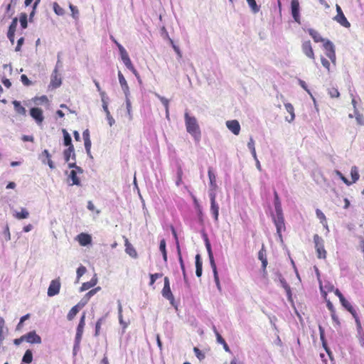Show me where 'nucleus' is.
Returning a JSON list of instances; mask_svg holds the SVG:
<instances>
[{
  "instance_id": "nucleus-17",
  "label": "nucleus",
  "mask_w": 364,
  "mask_h": 364,
  "mask_svg": "<svg viewBox=\"0 0 364 364\" xmlns=\"http://www.w3.org/2000/svg\"><path fill=\"white\" fill-rule=\"evenodd\" d=\"M97 275L95 274L94 277L90 279V281L84 282L82 284V287H80V291H84L88 290L89 289L95 287L97 284Z\"/></svg>"
},
{
  "instance_id": "nucleus-26",
  "label": "nucleus",
  "mask_w": 364,
  "mask_h": 364,
  "mask_svg": "<svg viewBox=\"0 0 364 364\" xmlns=\"http://www.w3.org/2000/svg\"><path fill=\"white\" fill-rule=\"evenodd\" d=\"M126 249L125 251L127 254H128L130 257L133 258H136L137 257L136 251L135 250L134 247L129 243L128 240H126Z\"/></svg>"
},
{
  "instance_id": "nucleus-18",
  "label": "nucleus",
  "mask_w": 364,
  "mask_h": 364,
  "mask_svg": "<svg viewBox=\"0 0 364 364\" xmlns=\"http://www.w3.org/2000/svg\"><path fill=\"white\" fill-rule=\"evenodd\" d=\"M208 178H209V181H210V183H209L210 188H209L217 189L218 185L216 183V176L214 173V172L213 171L211 168H208Z\"/></svg>"
},
{
  "instance_id": "nucleus-25",
  "label": "nucleus",
  "mask_w": 364,
  "mask_h": 364,
  "mask_svg": "<svg viewBox=\"0 0 364 364\" xmlns=\"http://www.w3.org/2000/svg\"><path fill=\"white\" fill-rule=\"evenodd\" d=\"M284 107L286 110L290 114L291 118L289 119L288 118H286V120L289 122H291L294 121L295 118V114H294V108L293 105L289 102L284 103Z\"/></svg>"
},
{
  "instance_id": "nucleus-15",
  "label": "nucleus",
  "mask_w": 364,
  "mask_h": 364,
  "mask_svg": "<svg viewBox=\"0 0 364 364\" xmlns=\"http://www.w3.org/2000/svg\"><path fill=\"white\" fill-rule=\"evenodd\" d=\"M204 242H205V248H206L208 254L210 266L213 267L214 265H216V264L215 263V260H214V257H213V252H212V248H211V245H210V241L206 235H205Z\"/></svg>"
},
{
  "instance_id": "nucleus-2",
  "label": "nucleus",
  "mask_w": 364,
  "mask_h": 364,
  "mask_svg": "<svg viewBox=\"0 0 364 364\" xmlns=\"http://www.w3.org/2000/svg\"><path fill=\"white\" fill-rule=\"evenodd\" d=\"M272 220L276 226L277 233L282 240V232L285 230L284 218L282 210L272 214Z\"/></svg>"
},
{
  "instance_id": "nucleus-57",
  "label": "nucleus",
  "mask_w": 364,
  "mask_h": 364,
  "mask_svg": "<svg viewBox=\"0 0 364 364\" xmlns=\"http://www.w3.org/2000/svg\"><path fill=\"white\" fill-rule=\"evenodd\" d=\"M316 215L317 218L321 220V223H323V222H326V216L321 210L316 209Z\"/></svg>"
},
{
  "instance_id": "nucleus-48",
  "label": "nucleus",
  "mask_w": 364,
  "mask_h": 364,
  "mask_svg": "<svg viewBox=\"0 0 364 364\" xmlns=\"http://www.w3.org/2000/svg\"><path fill=\"white\" fill-rule=\"evenodd\" d=\"M328 93L331 96V97H338L340 96V93L337 88L331 87L328 90Z\"/></svg>"
},
{
  "instance_id": "nucleus-38",
  "label": "nucleus",
  "mask_w": 364,
  "mask_h": 364,
  "mask_svg": "<svg viewBox=\"0 0 364 364\" xmlns=\"http://www.w3.org/2000/svg\"><path fill=\"white\" fill-rule=\"evenodd\" d=\"M250 8L254 14L259 12V6L257 4L255 0H246Z\"/></svg>"
},
{
  "instance_id": "nucleus-9",
  "label": "nucleus",
  "mask_w": 364,
  "mask_h": 364,
  "mask_svg": "<svg viewBox=\"0 0 364 364\" xmlns=\"http://www.w3.org/2000/svg\"><path fill=\"white\" fill-rule=\"evenodd\" d=\"M31 116L35 119L38 124H41L43 119V111L41 109L38 107L31 108L30 110Z\"/></svg>"
},
{
  "instance_id": "nucleus-29",
  "label": "nucleus",
  "mask_w": 364,
  "mask_h": 364,
  "mask_svg": "<svg viewBox=\"0 0 364 364\" xmlns=\"http://www.w3.org/2000/svg\"><path fill=\"white\" fill-rule=\"evenodd\" d=\"M274 205L275 212H279V211L282 210V204H281L280 199H279L278 193L276 191H274Z\"/></svg>"
},
{
  "instance_id": "nucleus-34",
  "label": "nucleus",
  "mask_w": 364,
  "mask_h": 364,
  "mask_svg": "<svg viewBox=\"0 0 364 364\" xmlns=\"http://www.w3.org/2000/svg\"><path fill=\"white\" fill-rule=\"evenodd\" d=\"M314 242L315 244V248H321L324 247V241L322 239L321 237L318 236V235H314Z\"/></svg>"
},
{
  "instance_id": "nucleus-6",
  "label": "nucleus",
  "mask_w": 364,
  "mask_h": 364,
  "mask_svg": "<svg viewBox=\"0 0 364 364\" xmlns=\"http://www.w3.org/2000/svg\"><path fill=\"white\" fill-rule=\"evenodd\" d=\"M161 294L164 298L170 301L171 304H173L174 297L171 291L169 279L166 277L164 278V284Z\"/></svg>"
},
{
  "instance_id": "nucleus-47",
  "label": "nucleus",
  "mask_w": 364,
  "mask_h": 364,
  "mask_svg": "<svg viewBox=\"0 0 364 364\" xmlns=\"http://www.w3.org/2000/svg\"><path fill=\"white\" fill-rule=\"evenodd\" d=\"M17 25H18V18L16 17H15L13 18L11 23L9 26L8 31H9L11 33H13V32L15 33Z\"/></svg>"
},
{
  "instance_id": "nucleus-8",
  "label": "nucleus",
  "mask_w": 364,
  "mask_h": 364,
  "mask_svg": "<svg viewBox=\"0 0 364 364\" xmlns=\"http://www.w3.org/2000/svg\"><path fill=\"white\" fill-rule=\"evenodd\" d=\"M25 341L33 344H39L41 343V338L36 333L35 331L28 332L24 335Z\"/></svg>"
},
{
  "instance_id": "nucleus-33",
  "label": "nucleus",
  "mask_w": 364,
  "mask_h": 364,
  "mask_svg": "<svg viewBox=\"0 0 364 364\" xmlns=\"http://www.w3.org/2000/svg\"><path fill=\"white\" fill-rule=\"evenodd\" d=\"M125 96V102H126V107L127 111V114L129 116V120L132 119V104L129 99L130 95H124Z\"/></svg>"
},
{
  "instance_id": "nucleus-36",
  "label": "nucleus",
  "mask_w": 364,
  "mask_h": 364,
  "mask_svg": "<svg viewBox=\"0 0 364 364\" xmlns=\"http://www.w3.org/2000/svg\"><path fill=\"white\" fill-rule=\"evenodd\" d=\"M33 360V353L31 350H27L22 358V363H31Z\"/></svg>"
},
{
  "instance_id": "nucleus-51",
  "label": "nucleus",
  "mask_w": 364,
  "mask_h": 364,
  "mask_svg": "<svg viewBox=\"0 0 364 364\" xmlns=\"http://www.w3.org/2000/svg\"><path fill=\"white\" fill-rule=\"evenodd\" d=\"M193 351L199 360H202L205 358V354L197 347H194Z\"/></svg>"
},
{
  "instance_id": "nucleus-24",
  "label": "nucleus",
  "mask_w": 364,
  "mask_h": 364,
  "mask_svg": "<svg viewBox=\"0 0 364 364\" xmlns=\"http://www.w3.org/2000/svg\"><path fill=\"white\" fill-rule=\"evenodd\" d=\"M77 173H78L77 170H72L68 175V178L72 180V185L80 186V180L77 176Z\"/></svg>"
},
{
  "instance_id": "nucleus-7",
  "label": "nucleus",
  "mask_w": 364,
  "mask_h": 364,
  "mask_svg": "<svg viewBox=\"0 0 364 364\" xmlns=\"http://www.w3.org/2000/svg\"><path fill=\"white\" fill-rule=\"evenodd\" d=\"M60 282L59 279H53L50 282L48 289V296H54L60 292Z\"/></svg>"
},
{
  "instance_id": "nucleus-40",
  "label": "nucleus",
  "mask_w": 364,
  "mask_h": 364,
  "mask_svg": "<svg viewBox=\"0 0 364 364\" xmlns=\"http://www.w3.org/2000/svg\"><path fill=\"white\" fill-rule=\"evenodd\" d=\"M78 311L79 310H78L77 306H73L70 310V311L68 312V314L67 315L68 320H69V321L73 320L74 318V317L76 316V314H77Z\"/></svg>"
},
{
  "instance_id": "nucleus-46",
  "label": "nucleus",
  "mask_w": 364,
  "mask_h": 364,
  "mask_svg": "<svg viewBox=\"0 0 364 364\" xmlns=\"http://www.w3.org/2000/svg\"><path fill=\"white\" fill-rule=\"evenodd\" d=\"M19 21L22 28H26L28 26L27 15L26 14H21Z\"/></svg>"
},
{
  "instance_id": "nucleus-52",
  "label": "nucleus",
  "mask_w": 364,
  "mask_h": 364,
  "mask_svg": "<svg viewBox=\"0 0 364 364\" xmlns=\"http://www.w3.org/2000/svg\"><path fill=\"white\" fill-rule=\"evenodd\" d=\"M341 305L347 310V311H350L352 310V308H353V306L351 305V304L347 301L345 298H343V299H341Z\"/></svg>"
},
{
  "instance_id": "nucleus-10",
  "label": "nucleus",
  "mask_w": 364,
  "mask_h": 364,
  "mask_svg": "<svg viewBox=\"0 0 364 364\" xmlns=\"http://www.w3.org/2000/svg\"><path fill=\"white\" fill-rule=\"evenodd\" d=\"M228 129L235 135H238L240 132V125L237 120H228L226 122Z\"/></svg>"
},
{
  "instance_id": "nucleus-59",
  "label": "nucleus",
  "mask_w": 364,
  "mask_h": 364,
  "mask_svg": "<svg viewBox=\"0 0 364 364\" xmlns=\"http://www.w3.org/2000/svg\"><path fill=\"white\" fill-rule=\"evenodd\" d=\"M216 190L213 188H209L208 190V196L210 198V202L216 200Z\"/></svg>"
},
{
  "instance_id": "nucleus-64",
  "label": "nucleus",
  "mask_w": 364,
  "mask_h": 364,
  "mask_svg": "<svg viewBox=\"0 0 364 364\" xmlns=\"http://www.w3.org/2000/svg\"><path fill=\"white\" fill-rule=\"evenodd\" d=\"M3 234H4V237H5V240H6V241H9V240H11V235H10L9 228V226H8V225H6V226L5 227V229H4V230Z\"/></svg>"
},
{
  "instance_id": "nucleus-31",
  "label": "nucleus",
  "mask_w": 364,
  "mask_h": 364,
  "mask_svg": "<svg viewBox=\"0 0 364 364\" xmlns=\"http://www.w3.org/2000/svg\"><path fill=\"white\" fill-rule=\"evenodd\" d=\"M63 134L64 145L68 147H70V146H73L72 144V139L70 134L65 129H63Z\"/></svg>"
},
{
  "instance_id": "nucleus-21",
  "label": "nucleus",
  "mask_w": 364,
  "mask_h": 364,
  "mask_svg": "<svg viewBox=\"0 0 364 364\" xmlns=\"http://www.w3.org/2000/svg\"><path fill=\"white\" fill-rule=\"evenodd\" d=\"M14 110L16 113L25 116L26 114V109L23 107L19 101L14 100L12 102Z\"/></svg>"
},
{
  "instance_id": "nucleus-44",
  "label": "nucleus",
  "mask_w": 364,
  "mask_h": 364,
  "mask_svg": "<svg viewBox=\"0 0 364 364\" xmlns=\"http://www.w3.org/2000/svg\"><path fill=\"white\" fill-rule=\"evenodd\" d=\"M69 8L72 12L73 18L75 19H77L79 18V11H78L77 6L70 4L69 5Z\"/></svg>"
},
{
  "instance_id": "nucleus-28",
  "label": "nucleus",
  "mask_w": 364,
  "mask_h": 364,
  "mask_svg": "<svg viewBox=\"0 0 364 364\" xmlns=\"http://www.w3.org/2000/svg\"><path fill=\"white\" fill-rule=\"evenodd\" d=\"M279 279L281 283L282 287L286 290L287 294L288 296L289 299H291V289L289 286L286 282L285 279L282 277L281 274L279 275Z\"/></svg>"
},
{
  "instance_id": "nucleus-45",
  "label": "nucleus",
  "mask_w": 364,
  "mask_h": 364,
  "mask_svg": "<svg viewBox=\"0 0 364 364\" xmlns=\"http://www.w3.org/2000/svg\"><path fill=\"white\" fill-rule=\"evenodd\" d=\"M86 267L81 265L77 269V281L79 282L80 278L86 272Z\"/></svg>"
},
{
  "instance_id": "nucleus-61",
  "label": "nucleus",
  "mask_w": 364,
  "mask_h": 364,
  "mask_svg": "<svg viewBox=\"0 0 364 364\" xmlns=\"http://www.w3.org/2000/svg\"><path fill=\"white\" fill-rule=\"evenodd\" d=\"M21 80L22 83L26 86H29V85H32L31 81L27 77V76L26 75H22L21 76Z\"/></svg>"
},
{
  "instance_id": "nucleus-32",
  "label": "nucleus",
  "mask_w": 364,
  "mask_h": 364,
  "mask_svg": "<svg viewBox=\"0 0 364 364\" xmlns=\"http://www.w3.org/2000/svg\"><path fill=\"white\" fill-rule=\"evenodd\" d=\"M350 176L353 181L351 183H355L359 179L360 175L358 173V168L357 166H353L351 167Z\"/></svg>"
},
{
  "instance_id": "nucleus-20",
  "label": "nucleus",
  "mask_w": 364,
  "mask_h": 364,
  "mask_svg": "<svg viewBox=\"0 0 364 364\" xmlns=\"http://www.w3.org/2000/svg\"><path fill=\"white\" fill-rule=\"evenodd\" d=\"M210 212L213 215L215 221L218 222L219 216V205L216 200L210 202Z\"/></svg>"
},
{
  "instance_id": "nucleus-5",
  "label": "nucleus",
  "mask_w": 364,
  "mask_h": 364,
  "mask_svg": "<svg viewBox=\"0 0 364 364\" xmlns=\"http://www.w3.org/2000/svg\"><path fill=\"white\" fill-rule=\"evenodd\" d=\"M291 16L295 22L299 24L301 23V17H300V6L299 0H291Z\"/></svg>"
},
{
  "instance_id": "nucleus-30",
  "label": "nucleus",
  "mask_w": 364,
  "mask_h": 364,
  "mask_svg": "<svg viewBox=\"0 0 364 364\" xmlns=\"http://www.w3.org/2000/svg\"><path fill=\"white\" fill-rule=\"evenodd\" d=\"M177 251H178V261H179L180 266H181V270L183 272V278H184V279H186V269H185V265H184L182 257H181V250H180L178 243H177Z\"/></svg>"
},
{
  "instance_id": "nucleus-11",
  "label": "nucleus",
  "mask_w": 364,
  "mask_h": 364,
  "mask_svg": "<svg viewBox=\"0 0 364 364\" xmlns=\"http://www.w3.org/2000/svg\"><path fill=\"white\" fill-rule=\"evenodd\" d=\"M302 51L309 58L314 60V53L310 41H304L302 43Z\"/></svg>"
},
{
  "instance_id": "nucleus-16",
  "label": "nucleus",
  "mask_w": 364,
  "mask_h": 364,
  "mask_svg": "<svg viewBox=\"0 0 364 364\" xmlns=\"http://www.w3.org/2000/svg\"><path fill=\"white\" fill-rule=\"evenodd\" d=\"M333 20L345 28H349L350 26V23L343 14H337L333 17Z\"/></svg>"
},
{
  "instance_id": "nucleus-23",
  "label": "nucleus",
  "mask_w": 364,
  "mask_h": 364,
  "mask_svg": "<svg viewBox=\"0 0 364 364\" xmlns=\"http://www.w3.org/2000/svg\"><path fill=\"white\" fill-rule=\"evenodd\" d=\"M13 215L18 220H22L28 218L29 216V213L26 208H22L20 212L15 210L13 213Z\"/></svg>"
},
{
  "instance_id": "nucleus-56",
  "label": "nucleus",
  "mask_w": 364,
  "mask_h": 364,
  "mask_svg": "<svg viewBox=\"0 0 364 364\" xmlns=\"http://www.w3.org/2000/svg\"><path fill=\"white\" fill-rule=\"evenodd\" d=\"M316 250V252H317V255H318V258H320V259H325L326 258V252L324 247L317 248Z\"/></svg>"
},
{
  "instance_id": "nucleus-37",
  "label": "nucleus",
  "mask_w": 364,
  "mask_h": 364,
  "mask_svg": "<svg viewBox=\"0 0 364 364\" xmlns=\"http://www.w3.org/2000/svg\"><path fill=\"white\" fill-rule=\"evenodd\" d=\"M211 268L213 269V276H214V280H215L216 287H217L218 289L220 291H221V286H220V280H219V277H218V271H217L216 265H214L213 267H211Z\"/></svg>"
},
{
  "instance_id": "nucleus-4",
  "label": "nucleus",
  "mask_w": 364,
  "mask_h": 364,
  "mask_svg": "<svg viewBox=\"0 0 364 364\" xmlns=\"http://www.w3.org/2000/svg\"><path fill=\"white\" fill-rule=\"evenodd\" d=\"M62 84V78L58 72V65H55L52 74L50 82L49 85L50 87L53 89H56L59 87Z\"/></svg>"
},
{
  "instance_id": "nucleus-53",
  "label": "nucleus",
  "mask_w": 364,
  "mask_h": 364,
  "mask_svg": "<svg viewBox=\"0 0 364 364\" xmlns=\"http://www.w3.org/2000/svg\"><path fill=\"white\" fill-rule=\"evenodd\" d=\"M258 259L261 260H264L267 259V254H266V250L264 247V245H262V247L261 250L259 251L258 253Z\"/></svg>"
},
{
  "instance_id": "nucleus-55",
  "label": "nucleus",
  "mask_w": 364,
  "mask_h": 364,
  "mask_svg": "<svg viewBox=\"0 0 364 364\" xmlns=\"http://www.w3.org/2000/svg\"><path fill=\"white\" fill-rule=\"evenodd\" d=\"M119 53H120V56H121V59L122 61H124L125 59H127L129 58V55L127 52V50H125V48L123 47V46H119Z\"/></svg>"
},
{
  "instance_id": "nucleus-41",
  "label": "nucleus",
  "mask_w": 364,
  "mask_h": 364,
  "mask_svg": "<svg viewBox=\"0 0 364 364\" xmlns=\"http://www.w3.org/2000/svg\"><path fill=\"white\" fill-rule=\"evenodd\" d=\"M105 316H102V317L100 318L97 320V321L96 322L95 333V335L96 336L99 335L100 331V328H101V325L102 324L103 322H105Z\"/></svg>"
},
{
  "instance_id": "nucleus-3",
  "label": "nucleus",
  "mask_w": 364,
  "mask_h": 364,
  "mask_svg": "<svg viewBox=\"0 0 364 364\" xmlns=\"http://www.w3.org/2000/svg\"><path fill=\"white\" fill-rule=\"evenodd\" d=\"M323 48L326 50V56L331 60L333 63H336V51L333 43L329 40L323 43Z\"/></svg>"
},
{
  "instance_id": "nucleus-54",
  "label": "nucleus",
  "mask_w": 364,
  "mask_h": 364,
  "mask_svg": "<svg viewBox=\"0 0 364 364\" xmlns=\"http://www.w3.org/2000/svg\"><path fill=\"white\" fill-rule=\"evenodd\" d=\"M161 277H162V274H161V273H155V274H150L149 285L152 286L154 284V282H156V280Z\"/></svg>"
},
{
  "instance_id": "nucleus-60",
  "label": "nucleus",
  "mask_w": 364,
  "mask_h": 364,
  "mask_svg": "<svg viewBox=\"0 0 364 364\" xmlns=\"http://www.w3.org/2000/svg\"><path fill=\"white\" fill-rule=\"evenodd\" d=\"M319 333H320L321 340L322 341V343H323V346L324 348L326 349V352L329 354V351L326 346V342L324 341V331L321 326H319Z\"/></svg>"
},
{
  "instance_id": "nucleus-35",
  "label": "nucleus",
  "mask_w": 364,
  "mask_h": 364,
  "mask_svg": "<svg viewBox=\"0 0 364 364\" xmlns=\"http://www.w3.org/2000/svg\"><path fill=\"white\" fill-rule=\"evenodd\" d=\"M247 147H248L249 150L250 151V152L252 155V157L254 159H256V157H257V156L255 146V141L252 139V137L250 138V140L247 143Z\"/></svg>"
},
{
  "instance_id": "nucleus-1",
  "label": "nucleus",
  "mask_w": 364,
  "mask_h": 364,
  "mask_svg": "<svg viewBox=\"0 0 364 364\" xmlns=\"http://www.w3.org/2000/svg\"><path fill=\"white\" fill-rule=\"evenodd\" d=\"M184 118L186 131L193 136L196 141H199L200 139V131L196 118L190 116L188 112L185 113Z\"/></svg>"
},
{
  "instance_id": "nucleus-19",
  "label": "nucleus",
  "mask_w": 364,
  "mask_h": 364,
  "mask_svg": "<svg viewBox=\"0 0 364 364\" xmlns=\"http://www.w3.org/2000/svg\"><path fill=\"white\" fill-rule=\"evenodd\" d=\"M196 274L198 277H200L203 272V262L199 254L196 255Z\"/></svg>"
},
{
  "instance_id": "nucleus-58",
  "label": "nucleus",
  "mask_w": 364,
  "mask_h": 364,
  "mask_svg": "<svg viewBox=\"0 0 364 364\" xmlns=\"http://www.w3.org/2000/svg\"><path fill=\"white\" fill-rule=\"evenodd\" d=\"M83 331H84V329L77 328L76 335H75V341H77V342H80L81 341V339H82V334H83Z\"/></svg>"
},
{
  "instance_id": "nucleus-43",
  "label": "nucleus",
  "mask_w": 364,
  "mask_h": 364,
  "mask_svg": "<svg viewBox=\"0 0 364 364\" xmlns=\"http://www.w3.org/2000/svg\"><path fill=\"white\" fill-rule=\"evenodd\" d=\"M53 10L54 12L58 16H63L65 14L64 9L60 7L58 3H53Z\"/></svg>"
},
{
  "instance_id": "nucleus-49",
  "label": "nucleus",
  "mask_w": 364,
  "mask_h": 364,
  "mask_svg": "<svg viewBox=\"0 0 364 364\" xmlns=\"http://www.w3.org/2000/svg\"><path fill=\"white\" fill-rule=\"evenodd\" d=\"M68 168H73V170H77L78 173H80V174H82L83 173V169L81 167L77 166V164L75 162V161L73 162H71V163L68 162Z\"/></svg>"
},
{
  "instance_id": "nucleus-12",
  "label": "nucleus",
  "mask_w": 364,
  "mask_h": 364,
  "mask_svg": "<svg viewBox=\"0 0 364 364\" xmlns=\"http://www.w3.org/2000/svg\"><path fill=\"white\" fill-rule=\"evenodd\" d=\"M118 78L124 95H130L129 85L121 71L118 72Z\"/></svg>"
},
{
  "instance_id": "nucleus-22",
  "label": "nucleus",
  "mask_w": 364,
  "mask_h": 364,
  "mask_svg": "<svg viewBox=\"0 0 364 364\" xmlns=\"http://www.w3.org/2000/svg\"><path fill=\"white\" fill-rule=\"evenodd\" d=\"M309 35L312 37L315 42H323V43L326 41V39L323 38L321 35L314 29L309 28L308 30Z\"/></svg>"
},
{
  "instance_id": "nucleus-63",
  "label": "nucleus",
  "mask_w": 364,
  "mask_h": 364,
  "mask_svg": "<svg viewBox=\"0 0 364 364\" xmlns=\"http://www.w3.org/2000/svg\"><path fill=\"white\" fill-rule=\"evenodd\" d=\"M13 5L11 4H9L6 6V14L5 15H7L8 16V18H11L12 16V15L14 14V10H11V6Z\"/></svg>"
},
{
  "instance_id": "nucleus-13",
  "label": "nucleus",
  "mask_w": 364,
  "mask_h": 364,
  "mask_svg": "<svg viewBox=\"0 0 364 364\" xmlns=\"http://www.w3.org/2000/svg\"><path fill=\"white\" fill-rule=\"evenodd\" d=\"M77 240L82 246H87L92 242V237L86 233H80L77 236Z\"/></svg>"
},
{
  "instance_id": "nucleus-27",
  "label": "nucleus",
  "mask_w": 364,
  "mask_h": 364,
  "mask_svg": "<svg viewBox=\"0 0 364 364\" xmlns=\"http://www.w3.org/2000/svg\"><path fill=\"white\" fill-rule=\"evenodd\" d=\"M298 83L310 95L311 100L314 102V104L316 105V100L315 97L313 96V95L311 92L310 90L308 88V86H307L306 83L304 80H302L301 79H298Z\"/></svg>"
},
{
  "instance_id": "nucleus-50",
  "label": "nucleus",
  "mask_w": 364,
  "mask_h": 364,
  "mask_svg": "<svg viewBox=\"0 0 364 364\" xmlns=\"http://www.w3.org/2000/svg\"><path fill=\"white\" fill-rule=\"evenodd\" d=\"M84 144H85V149L86 150V153L87 154V155L92 158V155H91V151H90V149H91V145H92V143H91V140L89 139V140H85L84 141Z\"/></svg>"
},
{
  "instance_id": "nucleus-14",
  "label": "nucleus",
  "mask_w": 364,
  "mask_h": 364,
  "mask_svg": "<svg viewBox=\"0 0 364 364\" xmlns=\"http://www.w3.org/2000/svg\"><path fill=\"white\" fill-rule=\"evenodd\" d=\"M63 156L65 162L68 163L70 159H72L73 161H75L76 155L75 153V149L73 146H70L68 149L64 150Z\"/></svg>"
},
{
  "instance_id": "nucleus-42",
  "label": "nucleus",
  "mask_w": 364,
  "mask_h": 364,
  "mask_svg": "<svg viewBox=\"0 0 364 364\" xmlns=\"http://www.w3.org/2000/svg\"><path fill=\"white\" fill-rule=\"evenodd\" d=\"M354 115L357 123L360 125H364V116L359 111L355 112Z\"/></svg>"
},
{
  "instance_id": "nucleus-62",
  "label": "nucleus",
  "mask_w": 364,
  "mask_h": 364,
  "mask_svg": "<svg viewBox=\"0 0 364 364\" xmlns=\"http://www.w3.org/2000/svg\"><path fill=\"white\" fill-rule=\"evenodd\" d=\"M118 318H119V322L120 325L122 326L123 332H124L125 329L128 326V323L123 320L122 315H119Z\"/></svg>"
},
{
  "instance_id": "nucleus-39",
  "label": "nucleus",
  "mask_w": 364,
  "mask_h": 364,
  "mask_svg": "<svg viewBox=\"0 0 364 364\" xmlns=\"http://www.w3.org/2000/svg\"><path fill=\"white\" fill-rule=\"evenodd\" d=\"M154 95L161 102V103L163 104V105L165 107V109H169V100L168 99H166V97H164L163 96H161L160 95H159L156 92H155Z\"/></svg>"
}]
</instances>
